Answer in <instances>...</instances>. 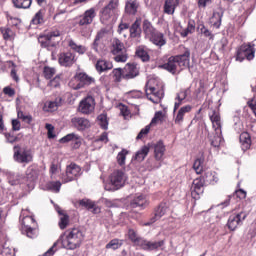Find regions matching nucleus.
I'll use <instances>...</instances> for the list:
<instances>
[{
	"instance_id": "nucleus-25",
	"label": "nucleus",
	"mask_w": 256,
	"mask_h": 256,
	"mask_svg": "<svg viewBox=\"0 0 256 256\" xmlns=\"http://www.w3.org/2000/svg\"><path fill=\"white\" fill-rule=\"evenodd\" d=\"M55 209L58 215L60 216V220L58 222L60 229H67V227L69 226V215H67L63 210H61V207L59 206H55Z\"/></svg>"
},
{
	"instance_id": "nucleus-63",
	"label": "nucleus",
	"mask_w": 256,
	"mask_h": 256,
	"mask_svg": "<svg viewBox=\"0 0 256 256\" xmlns=\"http://www.w3.org/2000/svg\"><path fill=\"white\" fill-rule=\"evenodd\" d=\"M149 131H151V125H147L145 128L141 129V131L138 133L136 139H143L145 135L149 134Z\"/></svg>"
},
{
	"instance_id": "nucleus-60",
	"label": "nucleus",
	"mask_w": 256,
	"mask_h": 256,
	"mask_svg": "<svg viewBox=\"0 0 256 256\" xmlns=\"http://www.w3.org/2000/svg\"><path fill=\"white\" fill-rule=\"evenodd\" d=\"M228 41L227 38H222L217 44H216V48L218 49V51L220 53H224L225 51V47H227L228 45Z\"/></svg>"
},
{
	"instance_id": "nucleus-22",
	"label": "nucleus",
	"mask_w": 256,
	"mask_h": 256,
	"mask_svg": "<svg viewBox=\"0 0 256 256\" xmlns=\"http://www.w3.org/2000/svg\"><path fill=\"white\" fill-rule=\"evenodd\" d=\"M129 33L131 39H140L141 38V19H136L134 23L129 28Z\"/></svg>"
},
{
	"instance_id": "nucleus-58",
	"label": "nucleus",
	"mask_w": 256,
	"mask_h": 256,
	"mask_svg": "<svg viewBox=\"0 0 256 256\" xmlns=\"http://www.w3.org/2000/svg\"><path fill=\"white\" fill-rule=\"evenodd\" d=\"M43 73H44L45 79H51V77H53V75H55L56 70H55V68L45 66L44 70H43Z\"/></svg>"
},
{
	"instance_id": "nucleus-23",
	"label": "nucleus",
	"mask_w": 256,
	"mask_h": 256,
	"mask_svg": "<svg viewBox=\"0 0 256 256\" xmlns=\"http://www.w3.org/2000/svg\"><path fill=\"white\" fill-rule=\"evenodd\" d=\"M191 109H193L192 105H186L178 110L176 117L174 119L176 125H181L183 123L185 115H187V113H191Z\"/></svg>"
},
{
	"instance_id": "nucleus-53",
	"label": "nucleus",
	"mask_w": 256,
	"mask_h": 256,
	"mask_svg": "<svg viewBox=\"0 0 256 256\" xmlns=\"http://www.w3.org/2000/svg\"><path fill=\"white\" fill-rule=\"evenodd\" d=\"M198 30L202 35H204V37H208L209 39H214L215 37V35H213V33H211V31H209V29H207L204 24H199Z\"/></svg>"
},
{
	"instance_id": "nucleus-48",
	"label": "nucleus",
	"mask_w": 256,
	"mask_h": 256,
	"mask_svg": "<svg viewBox=\"0 0 256 256\" xmlns=\"http://www.w3.org/2000/svg\"><path fill=\"white\" fill-rule=\"evenodd\" d=\"M127 155H129V151H127V149H122V151L118 153V155H117L118 165H120L121 167H123V165H125Z\"/></svg>"
},
{
	"instance_id": "nucleus-42",
	"label": "nucleus",
	"mask_w": 256,
	"mask_h": 256,
	"mask_svg": "<svg viewBox=\"0 0 256 256\" xmlns=\"http://www.w3.org/2000/svg\"><path fill=\"white\" fill-rule=\"evenodd\" d=\"M32 25H43L45 23V12L39 10L31 20Z\"/></svg>"
},
{
	"instance_id": "nucleus-29",
	"label": "nucleus",
	"mask_w": 256,
	"mask_h": 256,
	"mask_svg": "<svg viewBox=\"0 0 256 256\" xmlns=\"http://www.w3.org/2000/svg\"><path fill=\"white\" fill-rule=\"evenodd\" d=\"M180 0H166L164 3V13L166 15H173L175 13V9L179 6Z\"/></svg>"
},
{
	"instance_id": "nucleus-15",
	"label": "nucleus",
	"mask_w": 256,
	"mask_h": 256,
	"mask_svg": "<svg viewBox=\"0 0 256 256\" xmlns=\"http://www.w3.org/2000/svg\"><path fill=\"white\" fill-rule=\"evenodd\" d=\"M171 210L169 209V204L167 202H162L160 205L155 209L154 217L150 219V222H147L146 225H153L155 221H159L161 217H165Z\"/></svg>"
},
{
	"instance_id": "nucleus-13",
	"label": "nucleus",
	"mask_w": 256,
	"mask_h": 256,
	"mask_svg": "<svg viewBox=\"0 0 256 256\" xmlns=\"http://www.w3.org/2000/svg\"><path fill=\"white\" fill-rule=\"evenodd\" d=\"M244 219H247V213L240 212L238 214H232L228 218L227 227L230 229V231H235L237 227H240V225H243Z\"/></svg>"
},
{
	"instance_id": "nucleus-54",
	"label": "nucleus",
	"mask_w": 256,
	"mask_h": 256,
	"mask_svg": "<svg viewBox=\"0 0 256 256\" xmlns=\"http://www.w3.org/2000/svg\"><path fill=\"white\" fill-rule=\"evenodd\" d=\"M79 205H81V207H85L88 211H91L92 208L95 207V202L89 199H82L79 201Z\"/></svg>"
},
{
	"instance_id": "nucleus-9",
	"label": "nucleus",
	"mask_w": 256,
	"mask_h": 256,
	"mask_svg": "<svg viewBox=\"0 0 256 256\" xmlns=\"http://www.w3.org/2000/svg\"><path fill=\"white\" fill-rule=\"evenodd\" d=\"M127 179V174L123 170H114L109 176L110 183L115 191L125 187Z\"/></svg>"
},
{
	"instance_id": "nucleus-30",
	"label": "nucleus",
	"mask_w": 256,
	"mask_h": 256,
	"mask_svg": "<svg viewBox=\"0 0 256 256\" xmlns=\"http://www.w3.org/2000/svg\"><path fill=\"white\" fill-rule=\"evenodd\" d=\"M38 177H39V174L35 169L28 168L26 171V181H27L28 187H35V181H37Z\"/></svg>"
},
{
	"instance_id": "nucleus-14",
	"label": "nucleus",
	"mask_w": 256,
	"mask_h": 256,
	"mask_svg": "<svg viewBox=\"0 0 256 256\" xmlns=\"http://www.w3.org/2000/svg\"><path fill=\"white\" fill-rule=\"evenodd\" d=\"M81 175V167L75 163H71L66 167V176L63 178L64 183L75 181Z\"/></svg>"
},
{
	"instance_id": "nucleus-7",
	"label": "nucleus",
	"mask_w": 256,
	"mask_h": 256,
	"mask_svg": "<svg viewBox=\"0 0 256 256\" xmlns=\"http://www.w3.org/2000/svg\"><path fill=\"white\" fill-rule=\"evenodd\" d=\"M255 58V44H243L236 52V61L243 63L245 59L251 61Z\"/></svg>"
},
{
	"instance_id": "nucleus-26",
	"label": "nucleus",
	"mask_w": 256,
	"mask_h": 256,
	"mask_svg": "<svg viewBox=\"0 0 256 256\" xmlns=\"http://www.w3.org/2000/svg\"><path fill=\"white\" fill-rule=\"evenodd\" d=\"M125 71L124 79H135L139 75V66L137 64H127Z\"/></svg>"
},
{
	"instance_id": "nucleus-51",
	"label": "nucleus",
	"mask_w": 256,
	"mask_h": 256,
	"mask_svg": "<svg viewBox=\"0 0 256 256\" xmlns=\"http://www.w3.org/2000/svg\"><path fill=\"white\" fill-rule=\"evenodd\" d=\"M98 125H100V127L105 130L109 128V121L107 120V114H100L98 116Z\"/></svg>"
},
{
	"instance_id": "nucleus-8",
	"label": "nucleus",
	"mask_w": 256,
	"mask_h": 256,
	"mask_svg": "<svg viewBox=\"0 0 256 256\" xmlns=\"http://www.w3.org/2000/svg\"><path fill=\"white\" fill-rule=\"evenodd\" d=\"M13 151V157L16 163H31V161H33V154L29 149L16 145L14 146Z\"/></svg>"
},
{
	"instance_id": "nucleus-18",
	"label": "nucleus",
	"mask_w": 256,
	"mask_h": 256,
	"mask_svg": "<svg viewBox=\"0 0 256 256\" xmlns=\"http://www.w3.org/2000/svg\"><path fill=\"white\" fill-rule=\"evenodd\" d=\"M71 124L77 131H85V129L91 127V122L87 118L79 116L73 117L71 119Z\"/></svg>"
},
{
	"instance_id": "nucleus-1",
	"label": "nucleus",
	"mask_w": 256,
	"mask_h": 256,
	"mask_svg": "<svg viewBox=\"0 0 256 256\" xmlns=\"http://www.w3.org/2000/svg\"><path fill=\"white\" fill-rule=\"evenodd\" d=\"M190 61L191 50H189V48H184V52L182 54L170 56L166 63L159 65V69H164L165 71H168V73L176 75V73H181L183 69H187Z\"/></svg>"
},
{
	"instance_id": "nucleus-27",
	"label": "nucleus",
	"mask_w": 256,
	"mask_h": 256,
	"mask_svg": "<svg viewBox=\"0 0 256 256\" xmlns=\"http://www.w3.org/2000/svg\"><path fill=\"white\" fill-rule=\"evenodd\" d=\"M142 30H143V33H144L146 39H151L157 31V29H155V27H153V24H151V22H149V20L143 21Z\"/></svg>"
},
{
	"instance_id": "nucleus-31",
	"label": "nucleus",
	"mask_w": 256,
	"mask_h": 256,
	"mask_svg": "<svg viewBox=\"0 0 256 256\" xmlns=\"http://www.w3.org/2000/svg\"><path fill=\"white\" fill-rule=\"evenodd\" d=\"M187 93H189V89L182 90L176 94L173 113H175L177 109L183 105V101L187 99Z\"/></svg>"
},
{
	"instance_id": "nucleus-17",
	"label": "nucleus",
	"mask_w": 256,
	"mask_h": 256,
	"mask_svg": "<svg viewBox=\"0 0 256 256\" xmlns=\"http://www.w3.org/2000/svg\"><path fill=\"white\" fill-rule=\"evenodd\" d=\"M204 185L205 181L201 178H197L193 181L191 187V195L193 199H200L201 195H203V191H205Z\"/></svg>"
},
{
	"instance_id": "nucleus-52",
	"label": "nucleus",
	"mask_w": 256,
	"mask_h": 256,
	"mask_svg": "<svg viewBox=\"0 0 256 256\" xmlns=\"http://www.w3.org/2000/svg\"><path fill=\"white\" fill-rule=\"evenodd\" d=\"M17 116L18 119H21V121L27 123V125H31V121H33V116L30 114H25L23 111H18Z\"/></svg>"
},
{
	"instance_id": "nucleus-40",
	"label": "nucleus",
	"mask_w": 256,
	"mask_h": 256,
	"mask_svg": "<svg viewBox=\"0 0 256 256\" xmlns=\"http://www.w3.org/2000/svg\"><path fill=\"white\" fill-rule=\"evenodd\" d=\"M30 227H37V222L35 221V218H33V216H25L22 219L21 231H23V229H28Z\"/></svg>"
},
{
	"instance_id": "nucleus-59",
	"label": "nucleus",
	"mask_w": 256,
	"mask_h": 256,
	"mask_svg": "<svg viewBox=\"0 0 256 256\" xmlns=\"http://www.w3.org/2000/svg\"><path fill=\"white\" fill-rule=\"evenodd\" d=\"M195 31V22L189 21L187 28L182 32V37H187L189 33H193Z\"/></svg>"
},
{
	"instance_id": "nucleus-28",
	"label": "nucleus",
	"mask_w": 256,
	"mask_h": 256,
	"mask_svg": "<svg viewBox=\"0 0 256 256\" xmlns=\"http://www.w3.org/2000/svg\"><path fill=\"white\" fill-rule=\"evenodd\" d=\"M149 41L153 43V45H156L157 47H163L167 44V40L165 39V35L163 33L156 31L154 35L149 38Z\"/></svg>"
},
{
	"instance_id": "nucleus-57",
	"label": "nucleus",
	"mask_w": 256,
	"mask_h": 256,
	"mask_svg": "<svg viewBox=\"0 0 256 256\" xmlns=\"http://www.w3.org/2000/svg\"><path fill=\"white\" fill-rule=\"evenodd\" d=\"M77 139H79V136H77L75 133H70L61 138L60 143H69L70 141H77Z\"/></svg>"
},
{
	"instance_id": "nucleus-2",
	"label": "nucleus",
	"mask_w": 256,
	"mask_h": 256,
	"mask_svg": "<svg viewBox=\"0 0 256 256\" xmlns=\"http://www.w3.org/2000/svg\"><path fill=\"white\" fill-rule=\"evenodd\" d=\"M62 239V247L64 249H68L73 251L75 249H79L81 247V243H83V239H85V234L83 230L79 227L68 229L63 236Z\"/></svg>"
},
{
	"instance_id": "nucleus-37",
	"label": "nucleus",
	"mask_w": 256,
	"mask_h": 256,
	"mask_svg": "<svg viewBox=\"0 0 256 256\" xmlns=\"http://www.w3.org/2000/svg\"><path fill=\"white\" fill-rule=\"evenodd\" d=\"M222 19H223V10L218 9V10L214 11L213 16L210 19V22L212 23V25L214 27L219 29V27H221V20Z\"/></svg>"
},
{
	"instance_id": "nucleus-39",
	"label": "nucleus",
	"mask_w": 256,
	"mask_h": 256,
	"mask_svg": "<svg viewBox=\"0 0 256 256\" xmlns=\"http://www.w3.org/2000/svg\"><path fill=\"white\" fill-rule=\"evenodd\" d=\"M203 180L205 183H209L210 185H215V183H218L219 177H217V173L208 171L204 174Z\"/></svg>"
},
{
	"instance_id": "nucleus-62",
	"label": "nucleus",
	"mask_w": 256,
	"mask_h": 256,
	"mask_svg": "<svg viewBox=\"0 0 256 256\" xmlns=\"http://www.w3.org/2000/svg\"><path fill=\"white\" fill-rule=\"evenodd\" d=\"M65 13V10L56 13L53 17V20L56 21V23H63V21L65 20Z\"/></svg>"
},
{
	"instance_id": "nucleus-45",
	"label": "nucleus",
	"mask_w": 256,
	"mask_h": 256,
	"mask_svg": "<svg viewBox=\"0 0 256 256\" xmlns=\"http://www.w3.org/2000/svg\"><path fill=\"white\" fill-rule=\"evenodd\" d=\"M203 163H205V158L203 156L194 161L193 169L197 175H201V173H203Z\"/></svg>"
},
{
	"instance_id": "nucleus-41",
	"label": "nucleus",
	"mask_w": 256,
	"mask_h": 256,
	"mask_svg": "<svg viewBox=\"0 0 256 256\" xmlns=\"http://www.w3.org/2000/svg\"><path fill=\"white\" fill-rule=\"evenodd\" d=\"M12 3L16 9H29L33 0H12Z\"/></svg>"
},
{
	"instance_id": "nucleus-35",
	"label": "nucleus",
	"mask_w": 256,
	"mask_h": 256,
	"mask_svg": "<svg viewBox=\"0 0 256 256\" xmlns=\"http://www.w3.org/2000/svg\"><path fill=\"white\" fill-rule=\"evenodd\" d=\"M240 144L242 147V151H247L251 149V135L247 132H242L240 134Z\"/></svg>"
},
{
	"instance_id": "nucleus-20",
	"label": "nucleus",
	"mask_w": 256,
	"mask_h": 256,
	"mask_svg": "<svg viewBox=\"0 0 256 256\" xmlns=\"http://www.w3.org/2000/svg\"><path fill=\"white\" fill-rule=\"evenodd\" d=\"M150 149H154V157L156 161H161L163 159V155H165V144L163 141H158L156 143L150 144Z\"/></svg>"
},
{
	"instance_id": "nucleus-32",
	"label": "nucleus",
	"mask_w": 256,
	"mask_h": 256,
	"mask_svg": "<svg viewBox=\"0 0 256 256\" xmlns=\"http://www.w3.org/2000/svg\"><path fill=\"white\" fill-rule=\"evenodd\" d=\"M151 150V144H147L141 147L135 154L134 159L141 163V161H145V157L149 155V151Z\"/></svg>"
},
{
	"instance_id": "nucleus-50",
	"label": "nucleus",
	"mask_w": 256,
	"mask_h": 256,
	"mask_svg": "<svg viewBox=\"0 0 256 256\" xmlns=\"http://www.w3.org/2000/svg\"><path fill=\"white\" fill-rule=\"evenodd\" d=\"M145 203H147V201L145 200V196L139 195L138 197L133 199L131 205L132 207H145Z\"/></svg>"
},
{
	"instance_id": "nucleus-12",
	"label": "nucleus",
	"mask_w": 256,
	"mask_h": 256,
	"mask_svg": "<svg viewBox=\"0 0 256 256\" xmlns=\"http://www.w3.org/2000/svg\"><path fill=\"white\" fill-rule=\"evenodd\" d=\"M78 111L83 115H89L95 111V98L93 96H87L82 99L78 106Z\"/></svg>"
},
{
	"instance_id": "nucleus-55",
	"label": "nucleus",
	"mask_w": 256,
	"mask_h": 256,
	"mask_svg": "<svg viewBox=\"0 0 256 256\" xmlns=\"http://www.w3.org/2000/svg\"><path fill=\"white\" fill-rule=\"evenodd\" d=\"M204 94H205V84L203 82H200L198 88L194 92V95L196 99H201V97H203Z\"/></svg>"
},
{
	"instance_id": "nucleus-61",
	"label": "nucleus",
	"mask_w": 256,
	"mask_h": 256,
	"mask_svg": "<svg viewBox=\"0 0 256 256\" xmlns=\"http://www.w3.org/2000/svg\"><path fill=\"white\" fill-rule=\"evenodd\" d=\"M1 31L3 39H5V41H10L11 37H13V30L10 28H4Z\"/></svg>"
},
{
	"instance_id": "nucleus-19",
	"label": "nucleus",
	"mask_w": 256,
	"mask_h": 256,
	"mask_svg": "<svg viewBox=\"0 0 256 256\" xmlns=\"http://www.w3.org/2000/svg\"><path fill=\"white\" fill-rule=\"evenodd\" d=\"M163 245H165V242L163 240L149 241L144 239L142 240V244H140V247L145 251H155L157 249H161Z\"/></svg>"
},
{
	"instance_id": "nucleus-44",
	"label": "nucleus",
	"mask_w": 256,
	"mask_h": 256,
	"mask_svg": "<svg viewBox=\"0 0 256 256\" xmlns=\"http://www.w3.org/2000/svg\"><path fill=\"white\" fill-rule=\"evenodd\" d=\"M112 75L115 83H121V79H125L126 73H125V70L121 68H115L112 71Z\"/></svg>"
},
{
	"instance_id": "nucleus-34",
	"label": "nucleus",
	"mask_w": 256,
	"mask_h": 256,
	"mask_svg": "<svg viewBox=\"0 0 256 256\" xmlns=\"http://www.w3.org/2000/svg\"><path fill=\"white\" fill-rule=\"evenodd\" d=\"M61 101V98H57L55 101H46L43 110L48 113H53V111H57V109H59Z\"/></svg>"
},
{
	"instance_id": "nucleus-33",
	"label": "nucleus",
	"mask_w": 256,
	"mask_h": 256,
	"mask_svg": "<svg viewBox=\"0 0 256 256\" xmlns=\"http://www.w3.org/2000/svg\"><path fill=\"white\" fill-rule=\"evenodd\" d=\"M68 47L75 53H78V55H85L87 53V47L77 44L73 39L68 40Z\"/></svg>"
},
{
	"instance_id": "nucleus-24",
	"label": "nucleus",
	"mask_w": 256,
	"mask_h": 256,
	"mask_svg": "<svg viewBox=\"0 0 256 256\" xmlns=\"http://www.w3.org/2000/svg\"><path fill=\"white\" fill-rule=\"evenodd\" d=\"M95 67L98 73H105V71H111V69H113V63L105 59H99Z\"/></svg>"
},
{
	"instance_id": "nucleus-46",
	"label": "nucleus",
	"mask_w": 256,
	"mask_h": 256,
	"mask_svg": "<svg viewBox=\"0 0 256 256\" xmlns=\"http://www.w3.org/2000/svg\"><path fill=\"white\" fill-rule=\"evenodd\" d=\"M130 28L129 23L123 21V19H121L119 25H118V29H117V33L119 35H123L124 38H127V34H125V31H128V29Z\"/></svg>"
},
{
	"instance_id": "nucleus-49",
	"label": "nucleus",
	"mask_w": 256,
	"mask_h": 256,
	"mask_svg": "<svg viewBox=\"0 0 256 256\" xmlns=\"http://www.w3.org/2000/svg\"><path fill=\"white\" fill-rule=\"evenodd\" d=\"M123 245V240L113 239L107 245L106 249H113V251L119 249Z\"/></svg>"
},
{
	"instance_id": "nucleus-38",
	"label": "nucleus",
	"mask_w": 256,
	"mask_h": 256,
	"mask_svg": "<svg viewBox=\"0 0 256 256\" xmlns=\"http://www.w3.org/2000/svg\"><path fill=\"white\" fill-rule=\"evenodd\" d=\"M128 238L132 243H134V245H137L138 247H141V244L143 243L144 240L139 236V234H137V231L131 228L128 230Z\"/></svg>"
},
{
	"instance_id": "nucleus-4",
	"label": "nucleus",
	"mask_w": 256,
	"mask_h": 256,
	"mask_svg": "<svg viewBox=\"0 0 256 256\" xmlns=\"http://www.w3.org/2000/svg\"><path fill=\"white\" fill-rule=\"evenodd\" d=\"M59 37H61V32L58 29H55L47 34L40 35L38 37V43H40L41 47L44 49H51V47H57Z\"/></svg>"
},
{
	"instance_id": "nucleus-47",
	"label": "nucleus",
	"mask_w": 256,
	"mask_h": 256,
	"mask_svg": "<svg viewBox=\"0 0 256 256\" xmlns=\"http://www.w3.org/2000/svg\"><path fill=\"white\" fill-rule=\"evenodd\" d=\"M47 191H52V193H59L61 191V183L59 181L56 182H48L46 184Z\"/></svg>"
},
{
	"instance_id": "nucleus-5",
	"label": "nucleus",
	"mask_w": 256,
	"mask_h": 256,
	"mask_svg": "<svg viewBox=\"0 0 256 256\" xmlns=\"http://www.w3.org/2000/svg\"><path fill=\"white\" fill-rule=\"evenodd\" d=\"M111 53L115 55L114 61L116 63H127V48H125V44L121 42L118 38H114L112 41V50Z\"/></svg>"
},
{
	"instance_id": "nucleus-21",
	"label": "nucleus",
	"mask_w": 256,
	"mask_h": 256,
	"mask_svg": "<svg viewBox=\"0 0 256 256\" xmlns=\"http://www.w3.org/2000/svg\"><path fill=\"white\" fill-rule=\"evenodd\" d=\"M140 7L139 0H126L124 11L127 15H137Z\"/></svg>"
},
{
	"instance_id": "nucleus-36",
	"label": "nucleus",
	"mask_w": 256,
	"mask_h": 256,
	"mask_svg": "<svg viewBox=\"0 0 256 256\" xmlns=\"http://www.w3.org/2000/svg\"><path fill=\"white\" fill-rule=\"evenodd\" d=\"M115 15V12L113 10L107 8L106 6L102 9L101 15H100V21L103 23V25H107L109 21H111V17Z\"/></svg>"
},
{
	"instance_id": "nucleus-64",
	"label": "nucleus",
	"mask_w": 256,
	"mask_h": 256,
	"mask_svg": "<svg viewBox=\"0 0 256 256\" xmlns=\"http://www.w3.org/2000/svg\"><path fill=\"white\" fill-rule=\"evenodd\" d=\"M159 121H163V112L161 111L155 113L150 125H155V123H159Z\"/></svg>"
},
{
	"instance_id": "nucleus-11",
	"label": "nucleus",
	"mask_w": 256,
	"mask_h": 256,
	"mask_svg": "<svg viewBox=\"0 0 256 256\" xmlns=\"http://www.w3.org/2000/svg\"><path fill=\"white\" fill-rule=\"evenodd\" d=\"M74 81H76L77 84L73 86V89L77 90L93 85V83H95V78L87 75L86 73L80 72L74 76Z\"/></svg>"
},
{
	"instance_id": "nucleus-43",
	"label": "nucleus",
	"mask_w": 256,
	"mask_h": 256,
	"mask_svg": "<svg viewBox=\"0 0 256 256\" xmlns=\"http://www.w3.org/2000/svg\"><path fill=\"white\" fill-rule=\"evenodd\" d=\"M22 233L29 239H36V237L39 235V230L37 229V226H32L30 228H24Z\"/></svg>"
},
{
	"instance_id": "nucleus-3",
	"label": "nucleus",
	"mask_w": 256,
	"mask_h": 256,
	"mask_svg": "<svg viewBox=\"0 0 256 256\" xmlns=\"http://www.w3.org/2000/svg\"><path fill=\"white\" fill-rule=\"evenodd\" d=\"M95 17H97V9L89 8L78 17L77 23L79 27L87 28L93 21H95ZM81 35L82 37H87V35H89V29L82 30Z\"/></svg>"
},
{
	"instance_id": "nucleus-6",
	"label": "nucleus",
	"mask_w": 256,
	"mask_h": 256,
	"mask_svg": "<svg viewBox=\"0 0 256 256\" xmlns=\"http://www.w3.org/2000/svg\"><path fill=\"white\" fill-rule=\"evenodd\" d=\"M210 121L212 123V127L216 133V140L211 141V145L213 147H219V143L221 142V114H219V111L212 110L211 113H209Z\"/></svg>"
},
{
	"instance_id": "nucleus-10",
	"label": "nucleus",
	"mask_w": 256,
	"mask_h": 256,
	"mask_svg": "<svg viewBox=\"0 0 256 256\" xmlns=\"http://www.w3.org/2000/svg\"><path fill=\"white\" fill-rule=\"evenodd\" d=\"M153 80L148 81L146 84V97L152 103L158 104L161 103L163 99V91H160L159 88L153 86Z\"/></svg>"
},
{
	"instance_id": "nucleus-56",
	"label": "nucleus",
	"mask_w": 256,
	"mask_h": 256,
	"mask_svg": "<svg viewBox=\"0 0 256 256\" xmlns=\"http://www.w3.org/2000/svg\"><path fill=\"white\" fill-rule=\"evenodd\" d=\"M136 55L137 57H139L140 59H142V61H149V54L147 53V51H145V49L143 48H138L136 50Z\"/></svg>"
},
{
	"instance_id": "nucleus-16",
	"label": "nucleus",
	"mask_w": 256,
	"mask_h": 256,
	"mask_svg": "<svg viewBox=\"0 0 256 256\" xmlns=\"http://www.w3.org/2000/svg\"><path fill=\"white\" fill-rule=\"evenodd\" d=\"M76 61L77 58L73 52H62L58 56V63L61 67H73Z\"/></svg>"
}]
</instances>
